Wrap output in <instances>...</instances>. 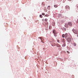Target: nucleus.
<instances>
[{"label": "nucleus", "instance_id": "nucleus-24", "mask_svg": "<svg viewBox=\"0 0 78 78\" xmlns=\"http://www.w3.org/2000/svg\"><path fill=\"white\" fill-rule=\"evenodd\" d=\"M76 7H77V8H78V5H76Z\"/></svg>", "mask_w": 78, "mask_h": 78}, {"label": "nucleus", "instance_id": "nucleus-17", "mask_svg": "<svg viewBox=\"0 0 78 78\" xmlns=\"http://www.w3.org/2000/svg\"><path fill=\"white\" fill-rule=\"evenodd\" d=\"M62 37H65V35L64 34H63L62 35Z\"/></svg>", "mask_w": 78, "mask_h": 78}, {"label": "nucleus", "instance_id": "nucleus-19", "mask_svg": "<svg viewBox=\"0 0 78 78\" xmlns=\"http://www.w3.org/2000/svg\"><path fill=\"white\" fill-rule=\"evenodd\" d=\"M42 15H43V16H44L45 15V13H42Z\"/></svg>", "mask_w": 78, "mask_h": 78}, {"label": "nucleus", "instance_id": "nucleus-9", "mask_svg": "<svg viewBox=\"0 0 78 78\" xmlns=\"http://www.w3.org/2000/svg\"><path fill=\"white\" fill-rule=\"evenodd\" d=\"M68 24L67 25V24H66L65 25V27H66V28H68Z\"/></svg>", "mask_w": 78, "mask_h": 78}, {"label": "nucleus", "instance_id": "nucleus-22", "mask_svg": "<svg viewBox=\"0 0 78 78\" xmlns=\"http://www.w3.org/2000/svg\"><path fill=\"white\" fill-rule=\"evenodd\" d=\"M67 52L68 53H70V52H69V51H67Z\"/></svg>", "mask_w": 78, "mask_h": 78}, {"label": "nucleus", "instance_id": "nucleus-23", "mask_svg": "<svg viewBox=\"0 0 78 78\" xmlns=\"http://www.w3.org/2000/svg\"><path fill=\"white\" fill-rule=\"evenodd\" d=\"M57 42H59V40H57Z\"/></svg>", "mask_w": 78, "mask_h": 78}, {"label": "nucleus", "instance_id": "nucleus-6", "mask_svg": "<svg viewBox=\"0 0 78 78\" xmlns=\"http://www.w3.org/2000/svg\"><path fill=\"white\" fill-rule=\"evenodd\" d=\"M68 25L69 26V27H72V22H68Z\"/></svg>", "mask_w": 78, "mask_h": 78}, {"label": "nucleus", "instance_id": "nucleus-16", "mask_svg": "<svg viewBox=\"0 0 78 78\" xmlns=\"http://www.w3.org/2000/svg\"><path fill=\"white\" fill-rule=\"evenodd\" d=\"M62 42H65V40L64 39H62Z\"/></svg>", "mask_w": 78, "mask_h": 78}, {"label": "nucleus", "instance_id": "nucleus-12", "mask_svg": "<svg viewBox=\"0 0 78 78\" xmlns=\"http://www.w3.org/2000/svg\"><path fill=\"white\" fill-rule=\"evenodd\" d=\"M62 46L63 47H66V43H64L62 44Z\"/></svg>", "mask_w": 78, "mask_h": 78}, {"label": "nucleus", "instance_id": "nucleus-1", "mask_svg": "<svg viewBox=\"0 0 78 78\" xmlns=\"http://www.w3.org/2000/svg\"><path fill=\"white\" fill-rule=\"evenodd\" d=\"M53 33L54 35L55 36V37H57V34H58V32H57V31H56V30H55L54 29L53 30Z\"/></svg>", "mask_w": 78, "mask_h": 78}, {"label": "nucleus", "instance_id": "nucleus-11", "mask_svg": "<svg viewBox=\"0 0 78 78\" xmlns=\"http://www.w3.org/2000/svg\"><path fill=\"white\" fill-rule=\"evenodd\" d=\"M52 25H53V26H55V22H53L52 23Z\"/></svg>", "mask_w": 78, "mask_h": 78}, {"label": "nucleus", "instance_id": "nucleus-4", "mask_svg": "<svg viewBox=\"0 0 78 78\" xmlns=\"http://www.w3.org/2000/svg\"><path fill=\"white\" fill-rule=\"evenodd\" d=\"M38 38L40 39L41 40V42L43 43H44V42H43V41L44 40V38H43L42 37H39Z\"/></svg>", "mask_w": 78, "mask_h": 78}, {"label": "nucleus", "instance_id": "nucleus-10", "mask_svg": "<svg viewBox=\"0 0 78 78\" xmlns=\"http://www.w3.org/2000/svg\"><path fill=\"white\" fill-rule=\"evenodd\" d=\"M65 38H67V34H66L65 35Z\"/></svg>", "mask_w": 78, "mask_h": 78}, {"label": "nucleus", "instance_id": "nucleus-25", "mask_svg": "<svg viewBox=\"0 0 78 78\" xmlns=\"http://www.w3.org/2000/svg\"><path fill=\"white\" fill-rule=\"evenodd\" d=\"M74 45L75 46H76V44H74Z\"/></svg>", "mask_w": 78, "mask_h": 78}, {"label": "nucleus", "instance_id": "nucleus-18", "mask_svg": "<svg viewBox=\"0 0 78 78\" xmlns=\"http://www.w3.org/2000/svg\"><path fill=\"white\" fill-rule=\"evenodd\" d=\"M40 17H41V18H42V15H40Z\"/></svg>", "mask_w": 78, "mask_h": 78}, {"label": "nucleus", "instance_id": "nucleus-5", "mask_svg": "<svg viewBox=\"0 0 78 78\" xmlns=\"http://www.w3.org/2000/svg\"><path fill=\"white\" fill-rule=\"evenodd\" d=\"M62 17V18H63L64 17L63 16H62V14H59L58 15V18H59V17Z\"/></svg>", "mask_w": 78, "mask_h": 78}, {"label": "nucleus", "instance_id": "nucleus-3", "mask_svg": "<svg viewBox=\"0 0 78 78\" xmlns=\"http://www.w3.org/2000/svg\"><path fill=\"white\" fill-rule=\"evenodd\" d=\"M67 40V41L68 42H72V38H67L66 39Z\"/></svg>", "mask_w": 78, "mask_h": 78}, {"label": "nucleus", "instance_id": "nucleus-21", "mask_svg": "<svg viewBox=\"0 0 78 78\" xmlns=\"http://www.w3.org/2000/svg\"><path fill=\"white\" fill-rule=\"evenodd\" d=\"M45 16H46V17H48V15L46 14Z\"/></svg>", "mask_w": 78, "mask_h": 78}, {"label": "nucleus", "instance_id": "nucleus-2", "mask_svg": "<svg viewBox=\"0 0 78 78\" xmlns=\"http://www.w3.org/2000/svg\"><path fill=\"white\" fill-rule=\"evenodd\" d=\"M72 31L75 34H78V30L77 29L75 30L74 29H73L72 30Z\"/></svg>", "mask_w": 78, "mask_h": 78}, {"label": "nucleus", "instance_id": "nucleus-15", "mask_svg": "<svg viewBox=\"0 0 78 78\" xmlns=\"http://www.w3.org/2000/svg\"><path fill=\"white\" fill-rule=\"evenodd\" d=\"M62 29L63 30H64V31H66V28H65V27H63Z\"/></svg>", "mask_w": 78, "mask_h": 78}, {"label": "nucleus", "instance_id": "nucleus-20", "mask_svg": "<svg viewBox=\"0 0 78 78\" xmlns=\"http://www.w3.org/2000/svg\"><path fill=\"white\" fill-rule=\"evenodd\" d=\"M47 20H47V19H45L44 20H45V21H47Z\"/></svg>", "mask_w": 78, "mask_h": 78}, {"label": "nucleus", "instance_id": "nucleus-13", "mask_svg": "<svg viewBox=\"0 0 78 78\" xmlns=\"http://www.w3.org/2000/svg\"><path fill=\"white\" fill-rule=\"evenodd\" d=\"M54 6L55 8H57V7H58V5H54Z\"/></svg>", "mask_w": 78, "mask_h": 78}, {"label": "nucleus", "instance_id": "nucleus-7", "mask_svg": "<svg viewBox=\"0 0 78 78\" xmlns=\"http://www.w3.org/2000/svg\"><path fill=\"white\" fill-rule=\"evenodd\" d=\"M66 10H67V11H69V10H70V7L68 6H66Z\"/></svg>", "mask_w": 78, "mask_h": 78}, {"label": "nucleus", "instance_id": "nucleus-14", "mask_svg": "<svg viewBox=\"0 0 78 78\" xmlns=\"http://www.w3.org/2000/svg\"><path fill=\"white\" fill-rule=\"evenodd\" d=\"M47 9H50V6H48V8H47Z\"/></svg>", "mask_w": 78, "mask_h": 78}, {"label": "nucleus", "instance_id": "nucleus-26", "mask_svg": "<svg viewBox=\"0 0 78 78\" xmlns=\"http://www.w3.org/2000/svg\"><path fill=\"white\" fill-rule=\"evenodd\" d=\"M69 1H71L72 2V0H68Z\"/></svg>", "mask_w": 78, "mask_h": 78}, {"label": "nucleus", "instance_id": "nucleus-8", "mask_svg": "<svg viewBox=\"0 0 78 78\" xmlns=\"http://www.w3.org/2000/svg\"><path fill=\"white\" fill-rule=\"evenodd\" d=\"M56 46L57 47H61V45L58 44H56Z\"/></svg>", "mask_w": 78, "mask_h": 78}]
</instances>
